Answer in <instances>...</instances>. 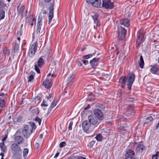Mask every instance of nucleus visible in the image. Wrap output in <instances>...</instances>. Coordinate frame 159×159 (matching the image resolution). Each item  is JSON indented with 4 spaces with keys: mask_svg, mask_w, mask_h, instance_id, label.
Returning <instances> with one entry per match:
<instances>
[{
    "mask_svg": "<svg viewBox=\"0 0 159 159\" xmlns=\"http://www.w3.org/2000/svg\"><path fill=\"white\" fill-rule=\"evenodd\" d=\"M5 17V13L2 10L0 11V20L3 19Z\"/></svg>",
    "mask_w": 159,
    "mask_h": 159,
    "instance_id": "obj_33",
    "label": "nucleus"
},
{
    "mask_svg": "<svg viewBox=\"0 0 159 159\" xmlns=\"http://www.w3.org/2000/svg\"><path fill=\"white\" fill-rule=\"evenodd\" d=\"M146 119L148 120L149 121H151L153 120V118L152 116H150L148 117Z\"/></svg>",
    "mask_w": 159,
    "mask_h": 159,
    "instance_id": "obj_53",
    "label": "nucleus"
},
{
    "mask_svg": "<svg viewBox=\"0 0 159 159\" xmlns=\"http://www.w3.org/2000/svg\"><path fill=\"white\" fill-rule=\"evenodd\" d=\"M113 3L110 0H102V6L106 9H111L114 7Z\"/></svg>",
    "mask_w": 159,
    "mask_h": 159,
    "instance_id": "obj_7",
    "label": "nucleus"
},
{
    "mask_svg": "<svg viewBox=\"0 0 159 159\" xmlns=\"http://www.w3.org/2000/svg\"><path fill=\"white\" fill-rule=\"evenodd\" d=\"M37 42L36 41L34 43L30 50L29 53V56L31 57L34 56L37 49Z\"/></svg>",
    "mask_w": 159,
    "mask_h": 159,
    "instance_id": "obj_8",
    "label": "nucleus"
},
{
    "mask_svg": "<svg viewBox=\"0 0 159 159\" xmlns=\"http://www.w3.org/2000/svg\"><path fill=\"white\" fill-rule=\"evenodd\" d=\"M35 120L36 123H38L39 125H40L41 120L38 117H37L35 118Z\"/></svg>",
    "mask_w": 159,
    "mask_h": 159,
    "instance_id": "obj_38",
    "label": "nucleus"
},
{
    "mask_svg": "<svg viewBox=\"0 0 159 159\" xmlns=\"http://www.w3.org/2000/svg\"><path fill=\"white\" fill-rule=\"evenodd\" d=\"M50 75V74H49L47 75V78L43 82V85L47 89L50 88L52 85L51 83V78H50V77L49 76Z\"/></svg>",
    "mask_w": 159,
    "mask_h": 159,
    "instance_id": "obj_9",
    "label": "nucleus"
},
{
    "mask_svg": "<svg viewBox=\"0 0 159 159\" xmlns=\"http://www.w3.org/2000/svg\"><path fill=\"white\" fill-rule=\"evenodd\" d=\"M0 148L2 152L6 153L7 152V148L4 143H0Z\"/></svg>",
    "mask_w": 159,
    "mask_h": 159,
    "instance_id": "obj_21",
    "label": "nucleus"
},
{
    "mask_svg": "<svg viewBox=\"0 0 159 159\" xmlns=\"http://www.w3.org/2000/svg\"><path fill=\"white\" fill-rule=\"evenodd\" d=\"M90 126V123L87 120L84 121L82 124V128L84 130L86 131L89 129Z\"/></svg>",
    "mask_w": 159,
    "mask_h": 159,
    "instance_id": "obj_16",
    "label": "nucleus"
},
{
    "mask_svg": "<svg viewBox=\"0 0 159 159\" xmlns=\"http://www.w3.org/2000/svg\"><path fill=\"white\" fill-rule=\"evenodd\" d=\"M4 153H5L2 152H1L0 153V155L2 156V157H4Z\"/></svg>",
    "mask_w": 159,
    "mask_h": 159,
    "instance_id": "obj_57",
    "label": "nucleus"
},
{
    "mask_svg": "<svg viewBox=\"0 0 159 159\" xmlns=\"http://www.w3.org/2000/svg\"><path fill=\"white\" fill-rule=\"evenodd\" d=\"M34 77L33 75H30L28 78V82H31L33 80Z\"/></svg>",
    "mask_w": 159,
    "mask_h": 159,
    "instance_id": "obj_36",
    "label": "nucleus"
},
{
    "mask_svg": "<svg viewBox=\"0 0 159 159\" xmlns=\"http://www.w3.org/2000/svg\"><path fill=\"white\" fill-rule=\"evenodd\" d=\"M42 14L40 13L38 19L37 26H42Z\"/></svg>",
    "mask_w": 159,
    "mask_h": 159,
    "instance_id": "obj_23",
    "label": "nucleus"
},
{
    "mask_svg": "<svg viewBox=\"0 0 159 159\" xmlns=\"http://www.w3.org/2000/svg\"><path fill=\"white\" fill-rule=\"evenodd\" d=\"M135 75L133 73H129L126 77H121L119 80V83L121 84V86L123 88L125 85L126 83L128 89L130 90L134 80Z\"/></svg>",
    "mask_w": 159,
    "mask_h": 159,
    "instance_id": "obj_1",
    "label": "nucleus"
},
{
    "mask_svg": "<svg viewBox=\"0 0 159 159\" xmlns=\"http://www.w3.org/2000/svg\"><path fill=\"white\" fill-rule=\"evenodd\" d=\"M19 45L18 43H15V47L14 48V51L15 52H17V51L19 50Z\"/></svg>",
    "mask_w": 159,
    "mask_h": 159,
    "instance_id": "obj_35",
    "label": "nucleus"
},
{
    "mask_svg": "<svg viewBox=\"0 0 159 159\" xmlns=\"http://www.w3.org/2000/svg\"><path fill=\"white\" fill-rule=\"evenodd\" d=\"M32 129L30 126H25L23 130L22 134L26 138L29 137L32 133Z\"/></svg>",
    "mask_w": 159,
    "mask_h": 159,
    "instance_id": "obj_4",
    "label": "nucleus"
},
{
    "mask_svg": "<svg viewBox=\"0 0 159 159\" xmlns=\"http://www.w3.org/2000/svg\"><path fill=\"white\" fill-rule=\"evenodd\" d=\"M93 19V20L94 21L98 20V16L97 14H95L93 16H92Z\"/></svg>",
    "mask_w": 159,
    "mask_h": 159,
    "instance_id": "obj_42",
    "label": "nucleus"
},
{
    "mask_svg": "<svg viewBox=\"0 0 159 159\" xmlns=\"http://www.w3.org/2000/svg\"><path fill=\"white\" fill-rule=\"evenodd\" d=\"M24 9V7H21L20 5L18 6L17 8V10L20 15H22L23 14Z\"/></svg>",
    "mask_w": 159,
    "mask_h": 159,
    "instance_id": "obj_26",
    "label": "nucleus"
},
{
    "mask_svg": "<svg viewBox=\"0 0 159 159\" xmlns=\"http://www.w3.org/2000/svg\"><path fill=\"white\" fill-rule=\"evenodd\" d=\"M73 124V122L72 121H70L69 123L68 127V129L70 130H71L72 129V126Z\"/></svg>",
    "mask_w": 159,
    "mask_h": 159,
    "instance_id": "obj_43",
    "label": "nucleus"
},
{
    "mask_svg": "<svg viewBox=\"0 0 159 159\" xmlns=\"http://www.w3.org/2000/svg\"><path fill=\"white\" fill-rule=\"evenodd\" d=\"M51 0H44L45 2L47 3H49Z\"/></svg>",
    "mask_w": 159,
    "mask_h": 159,
    "instance_id": "obj_61",
    "label": "nucleus"
},
{
    "mask_svg": "<svg viewBox=\"0 0 159 159\" xmlns=\"http://www.w3.org/2000/svg\"><path fill=\"white\" fill-rule=\"evenodd\" d=\"M41 27V26H39L38 25L37 26L36 32L37 33L40 32Z\"/></svg>",
    "mask_w": 159,
    "mask_h": 159,
    "instance_id": "obj_46",
    "label": "nucleus"
},
{
    "mask_svg": "<svg viewBox=\"0 0 159 159\" xmlns=\"http://www.w3.org/2000/svg\"><path fill=\"white\" fill-rule=\"evenodd\" d=\"M151 68L150 71L153 74H156L158 70L159 66L157 65H154L153 66H151Z\"/></svg>",
    "mask_w": 159,
    "mask_h": 159,
    "instance_id": "obj_17",
    "label": "nucleus"
},
{
    "mask_svg": "<svg viewBox=\"0 0 159 159\" xmlns=\"http://www.w3.org/2000/svg\"><path fill=\"white\" fill-rule=\"evenodd\" d=\"M11 152L13 154L22 153L23 150L20 145L16 143H13L11 146Z\"/></svg>",
    "mask_w": 159,
    "mask_h": 159,
    "instance_id": "obj_2",
    "label": "nucleus"
},
{
    "mask_svg": "<svg viewBox=\"0 0 159 159\" xmlns=\"http://www.w3.org/2000/svg\"><path fill=\"white\" fill-rule=\"evenodd\" d=\"M95 115L99 120H102L103 117L102 112L98 109H96L93 111Z\"/></svg>",
    "mask_w": 159,
    "mask_h": 159,
    "instance_id": "obj_11",
    "label": "nucleus"
},
{
    "mask_svg": "<svg viewBox=\"0 0 159 159\" xmlns=\"http://www.w3.org/2000/svg\"><path fill=\"white\" fill-rule=\"evenodd\" d=\"M30 125H27L28 126H31V128L32 129V128L34 129H35L36 128L35 126V124L33 122H30Z\"/></svg>",
    "mask_w": 159,
    "mask_h": 159,
    "instance_id": "obj_40",
    "label": "nucleus"
},
{
    "mask_svg": "<svg viewBox=\"0 0 159 159\" xmlns=\"http://www.w3.org/2000/svg\"><path fill=\"white\" fill-rule=\"evenodd\" d=\"M26 21L29 23L31 26H32L34 24L35 25L36 24V18L33 16H29L27 17Z\"/></svg>",
    "mask_w": 159,
    "mask_h": 159,
    "instance_id": "obj_14",
    "label": "nucleus"
},
{
    "mask_svg": "<svg viewBox=\"0 0 159 159\" xmlns=\"http://www.w3.org/2000/svg\"><path fill=\"white\" fill-rule=\"evenodd\" d=\"M52 95L51 93H48L46 95V98L48 100L50 99L52 97Z\"/></svg>",
    "mask_w": 159,
    "mask_h": 159,
    "instance_id": "obj_44",
    "label": "nucleus"
},
{
    "mask_svg": "<svg viewBox=\"0 0 159 159\" xmlns=\"http://www.w3.org/2000/svg\"><path fill=\"white\" fill-rule=\"evenodd\" d=\"M127 116L126 114H124V115H123V116L125 118H126V116Z\"/></svg>",
    "mask_w": 159,
    "mask_h": 159,
    "instance_id": "obj_63",
    "label": "nucleus"
},
{
    "mask_svg": "<svg viewBox=\"0 0 159 159\" xmlns=\"http://www.w3.org/2000/svg\"><path fill=\"white\" fill-rule=\"evenodd\" d=\"M127 112L128 114L129 115V116L130 115H133L135 112L134 109L132 105H129L128 107Z\"/></svg>",
    "mask_w": 159,
    "mask_h": 159,
    "instance_id": "obj_20",
    "label": "nucleus"
},
{
    "mask_svg": "<svg viewBox=\"0 0 159 159\" xmlns=\"http://www.w3.org/2000/svg\"><path fill=\"white\" fill-rule=\"evenodd\" d=\"M94 54V53L87 54L84 56L83 58L84 59H87L91 58Z\"/></svg>",
    "mask_w": 159,
    "mask_h": 159,
    "instance_id": "obj_32",
    "label": "nucleus"
},
{
    "mask_svg": "<svg viewBox=\"0 0 159 159\" xmlns=\"http://www.w3.org/2000/svg\"><path fill=\"white\" fill-rule=\"evenodd\" d=\"M144 148V146L141 144H138L136 148V150L137 152H142Z\"/></svg>",
    "mask_w": 159,
    "mask_h": 159,
    "instance_id": "obj_24",
    "label": "nucleus"
},
{
    "mask_svg": "<svg viewBox=\"0 0 159 159\" xmlns=\"http://www.w3.org/2000/svg\"><path fill=\"white\" fill-rule=\"evenodd\" d=\"M54 5V1L49 4V14H48V24H49L51 22L53 16V6Z\"/></svg>",
    "mask_w": 159,
    "mask_h": 159,
    "instance_id": "obj_6",
    "label": "nucleus"
},
{
    "mask_svg": "<svg viewBox=\"0 0 159 159\" xmlns=\"http://www.w3.org/2000/svg\"><path fill=\"white\" fill-rule=\"evenodd\" d=\"M94 23L96 24L97 26H99L100 24L99 22V21L98 20L94 21Z\"/></svg>",
    "mask_w": 159,
    "mask_h": 159,
    "instance_id": "obj_49",
    "label": "nucleus"
},
{
    "mask_svg": "<svg viewBox=\"0 0 159 159\" xmlns=\"http://www.w3.org/2000/svg\"><path fill=\"white\" fill-rule=\"evenodd\" d=\"M159 154V152H157L156 153L155 155H153L152 157V159H157L158 157V156Z\"/></svg>",
    "mask_w": 159,
    "mask_h": 159,
    "instance_id": "obj_37",
    "label": "nucleus"
},
{
    "mask_svg": "<svg viewBox=\"0 0 159 159\" xmlns=\"http://www.w3.org/2000/svg\"><path fill=\"white\" fill-rule=\"evenodd\" d=\"M120 25H123L126 27H128L129 25V20L126 18L121 20L120 21Z\"/></svg>",
    "mask_w": 159,
    "mask_h": 159,
    "instance_id": "obj_19",
    "label": "nucleus"
},
{
    "mask_svg": "<svg viewBox=\"0 0 159 159\" xmlns=\"http://www.w3.org/2000/svg\"><path fill=\"white\" fill-rule=\"evenodd\" d=\"M137 37L139 40H140L143 43L144 40V35L142 33V31L141 30H139L137 33Z\"/></svg>",
    "mask_w": 159,
    "mask_h": 159,
    "instance_id": "obj_18",
    "label": "nucleus"
},
{
    "mask_svg": "<svg viewBox=\"0 0 159 159\" xmlns=\"http://www.w3.org/2000/svg\"><path fill=\"white\" fill-rule=\"evenodd\" d=\"M23 152V156L25 157L27 156L28 153V149L27 148H25L24 149Z\"/></svg>",
    "mask_w": 159,
    "mask_h": 159,
    "instance_id": "obj_34",
    "label": "nucleus"
},
{
    "mask_svg": "<svg viewBox=\"0 0 159 159\" xmlns=\"http://www.w3.org/2000/svg\"><path fill=\"white\" fill-rule=\"evenodd\" d=\"M46 12H47V11H45V10L43 11V13H41L42 14V16H43V14H46ZM40 13H41V12H40Z\"/></svg>",
    "mask_w": 159,
    "mask_h": 159,
    "instance_id": "obj_59",
    "label": "nucleus"
},
{
    "mask_svg": "<svg viewBox=\"0 0 159 159\" xmlns=\"http://www.w3.org/2000/svg\"><path fill=\"white\" fill-rule=\"evenodd\" d=\"M39 144L38 143H35V144L34 145V147H35V148L38 149L39 148Z\"/></svg>",
    "mask_w": 159,
    "mask_h": 159,
    "instance_id": "obj_52",
    "label": "nucleus"
},
{
    "mask_svg": "<svg viewBox=\"0 0 159 159\" xmlns=\"http://www.w3.org/2000/svg\"><path fill=\"white\" fill-rule=\"evenodd\" d=\"M74 78V76L72 74H70L68 78L67 81L71 84L75 81Z\"/></svg>",
    "mask_w": 159,
    "mask_h": 159,
    "instance_id": "obj_25",
    "label": "nucleus"
},
{
    "mask_svg": "<svg viewBox=\"0 0 159 159\" xmlns=\"http://www.w3.org/2000/svg\"><path fill=\"white\" fill-rule=\"evenodd\" d=\"M6 102L4 99L2 98H0V107L2 108L5 107Z\"/></svg>",
    "mask_w": 159,
    "mask_h": 159,
    "instance_id": "obj_28",
    "label": "nucleus"
},
{
    "mask_svg": "<svg viewBox=\"0 0 159 159\" xmlns=\"http://www.w3.org/2000/svg\"><path fill=\"white\" fill-rule=\"evenodd\" d=\"M126 30L124 28L120 27L119 28L117 35L118 39L122 40L125 38L126 34Z\"/></svg>",
    "mask_w": 159,
    "mask_h": 159,
    "instance_id": "obj_3",
    "label": "nucleus"
},
{
    "mask_svg": "<svg viewBox=\"0 0 159 159\" xmlns=\"http://www.w3.org/2000/svg\"><path fill=\"white\" fill-rule=\"evenodd\" d=\"M17 40L19 41V43L20 42V37H18L17 38Z\"/></svg>",
    "mask_w": 159,
    "mask_h": 159,
    "instance_id": "obj_64",
    "label": "nucleus"
},
{
    "mask_svg": "<svg viewBox=\"0 0 159 159\" xmlns=\"http://www.w3.org/2000/svg\"><path fill=\"white\" fill-rule=\"evenodd\" d=\"M4 95V94L3 93H2L0 94V96L2 97Z\"/></svg>",
    "mask_w": 159,
    "mask_h": 159,
    "instance_id": "obj_62",
    "label": "nucleus"
},
{
    "mask_svg": "<svg viewBox=\"0 0 159 159\" xmlns=\"http://www.w3.org/2000/svg\"><path fill=\"white\" fill-rule=\"evenodd\" d=\"M99 58H94L90 61V63L93 68H95L97 65L98 62L99 61Z\"/></svg>",
    "mask_w": 159,
    "mask_h": 159,
    "instance_id": "obj_15",
    "label": "nucleus"
},
{
    "mask_svg": "<svg viewBox=\"0 0 159 159\" xmlns=\"http://www.w3.org/2000/svg\"><path fill=\"white\" fill-rule=\"evenodd\" d=\"M41 106L43 107H47L48 106V105L45 104V102H44V101H43L42 103Z\"/></svg>",
    "mask_w": 159,
    "mask_h": 159,
    "instance_id": "obj_51",
    "label": "nucleus"
},
{
    "mask_svg": "<svg viewBox=\"0 0 159 159\" xmlns=\"http://www.w3.org/2000/svg\"><path fill=\"white\" fill-rule=\"evenodd\" d=\"M49 74H50L51 75H50L49 76L50 77V78H51L52 77H55L56 76V75L54 74H52L51 73H49L48 75H49Z\"/></svg>",
    "mask_w": 159,
    "mask_h": 159,
    "instance_id": "obj_48",
    "label": "nucleus"
},
{
    "mask_svg": "<svg viewBox=\"0 0 159 159\" xmlns=\"http://www.w3.org/2000/svg\"><path fill=\"white\" fill-rule=\"evenodd\" d=\"M44 63V61L43 57H40L37 61V64L34 66L35 70L38 73H40V71L39 67L41 68L43 65Z\"/></svg>",
    "mask_w": 159,
    "mask_h": 159,
    "instance_id": "obj_5",
    "label": "nucleus"
},
{
    "mask_svg": "<svg viewBox=\"0 0 159 159\" xmlns=\"http://www.w3.org/2000/svg\"><path fill=\"white\" fill-rule=\"evenodd\" d=\"M98 106L100 108H103V107H104V106H103V105H102L101 104H99Z\"/></svg>",
    "mask_w": 159,
    "mask_h": 159,
    "instance_id": "obj_58",
    "label": "nucleus"
},
{
    "mask_svg": "<svg viewBox=\"0 0 159 159\" xmlns=\"http://www.w3.org/2000/svg\"><path fill=\"white\" fill-rule=\"evenodd\" d=\"M22 153L13 154L14 159H22Z\"/></svg>",
    "mask_w": 159,
    "mask_h": 159,
    "instance_id": "obj_29",
    "label": "nucleus"
},
{
    "mask_svg": "<svg viewBox=\"0 0 159 159\" xmlns=\"http://www.w3.org/2000/svg\"><path fill=\"white\" fill-rule=\"evenodd\" d=\"M95 139L98 141H102L103 139V137L102 135L100 134H98L96 137L94 138Z\"/></svg>",
    "mask_w": 159,
    "mask_h": 159,
    "instance_id": "obj_30",
    "label": "nucleus"
},
{
    "mask_svg": "<svg viewBox=\"0 0 159 159\" xmlns=\"http://www.w3.org/2000/svg\"><path fill=\"white\" fill-rule=\"evenodd\" d=\"M77 65L79 66H82V64L81 62L78 61L77 62Z\"/></svg>",
    "mask_w": 159,
    "mask_h": 159,
    "instance_id": "obj_54",
    "label": "nucleus"
},
{
    "mask_svg": "<svg viewBox=\"0 0 159 159\" xmlns=\"http://www.w3.org/2000/svg\"><path fill=\"white\" fill-rule=\"evenodd\" d=\"M22 28H20V30L18 31L17 33V35L18 36H20L22 34Z\"/></svg>",
    "mask_w": 159,
    "mask_h": 159,
    "instance_id": "obj_41",
    "label": "nucleus"
},
{
    "mask_svg": "<svg viewBox=\"0 0 159 159\" xmlns=\"http://www.w3.org/2000/svg\"><path fill=\"white\" fill-rule=\"evenodd\" d=\"M66 145V143L65 142H62L60 144L59 146L61 148H62Z\"/></svg>",
    "mask_w": 159,
    "mask_h": 159,
    "instance_id": "obj_45",
    "label": "nucleus"
},
{
    "mask_svg": "<svg viewBox=\"0 0 159 159\" xmlns=\"http://www.w3.org/2000/svg\"><path fill=\"white\" fill-rule=\"evenodd\" d=\"M134 153L133 151L129 150L126 151L125 155L126 159H133Z\"/></svg>",
    "mask_w": 159,
    "mask_h": 159,
    "instance_id": "obj_13",
    "label": "nucleus"
},
{
    "mask_svg": "<svg viewBox=\"0 0 159 159\" xmlns=\"http://www.w3.org/2000/svg\"><path fill=\"white\" fill-rule=\"evenodd\" d=\"M57 105V102L55 101H54L51 104L50 107L49 108L48 110V112H50L51 111L52 109L55 107Z\"/></svg>",
    "mask_w": 159,
    "mask_h": 159,
    "instance_id": "obj_31",
    "label": "nucleus"
},
{
    "mask_svg": "<svg viewBox=\"0 0 159 159\" xmlns=\"http://www.w3.org/2000/svg\"><path fill=\"white\" fill-rule=\"evenodd\" d=\"M139 64L140 68H143V67L144 63L143 57L142 55L140 57V59L139 62Z\"/></svg>",
    "mask_w": 159,
    "mask_h": 159,
    "instance_id": "obj_27",
    "label": "nucleus"
},
{
    "mask_svg": "<svg viewBox=\"0 0 159 159\" xmlns=\"http://www.w3.org/2000/svg\"><path fill=\"white\" fill-rule=\"evenodd\" d=\"M7 135H6L2 139V143H4V142L6 140L7 138Z\"/></svg>",
    "mask_w": 159,
    "mask_h": 159,
    "instance_id": "obj_50",
    "label": "nucleus"
},
{
    "mask_svg": "<svg viewBox=\"0 0 159 159\" xmlns=\"http://www.w3.org/2000/svg\"><path fill=\"white\" fill-rule=\"evenodd\" d=\"M89 108V105L88 104V106H87V107H86L84 108V110H85L87 109H88Z\"/></svg>",
    "mask_w": 159,
    "mask_h": 159,
    "instance_id": "obj_56",
    "label": "nucleus"
},
{
    "mask_svg": "<svg viewBox=\"0 0 159 159\" xmlns=\"http://www.w3.org/2000/svg\"><path fill=\"white\" fill-rule=\"evenodd\" d=\"M59 155V153L57 152V153L54 156V158H56L57 157H58V156Z\"/></svg>",
    "mask_w": 159,
    "mask_h": 159,
    "instance_id": "obj_55",
    "label": "nucleus"
},
{
    "mask_svg": "<svg viewBox=\"0 0 159 159\" xmlns=\"http://www.w3.org/2000/svg\"><path fill=\"white\" fill-rule=\"evenodd\" d=\"M16 141L17 142V143L20 144L21 143L24 141L23 137L20 136H18L16 138Z\"/></svg>",
    "mask_w": 159,
    "mask_h": 159,
    "instance_id": "obj_22",
    "label": "nucleus"
},
{
    "mask_svg": "<svg viewBox=\"0 0 159 159\" xmlns=\"http://www.w3.org/2000/svg\"><path fill=\"white\" fill-rule=\"evenodd\" d=\"M89 121L90 124L95 125L98 124V119L94 115H90L88 116Z\"/></svg>",
    "mask_w": 159,
    "mask_h": 159,
    "instance_id": "obj_12",
    "label": "nucleus"
},
{
    "mask_svg": "<svg viewBox=\"0 0 159 159\" xmlns=\"http://www.w3.org/2000/svg\"><path fill=\"white\" fill-rule=\"evenodd\" d=\"M82 63L85 65H86L88 64L89 62L87 60H82Z\"/></svg>",
    "mask_w": 159,
    "mask_h": 159,
    "instance_id": "obj_47",
    "label": "nucleus"
},
{
    "mask_svg": "<svg viewBox=\"0 0 159 159\" xmlns=\"http://www.w3.org/2000/svg\"><path fill=\"white\" fill-rule=\"evenodd\" d=\"M77 159H86V158L84 157H81L78 158Z\"/></svg>",
    "mask_w": 159,
    "mask_h": 159,
    "instance_id": "obj_60",
    "label": "nucleus"
},
{
    "mask_svg": "<svg viewBox=\"0 0 159 159\" xmlns=\"http://www.w3.org/2000/svg\"><path fill=\"white\" fill-rule=\"evenodd\" d=\"M95 141L94 140H93L89 142V144H88V146H89L90 147H92L95 144Z\"/></svg>",
    "mask_w": 159,
    "mask_h": 159,
    "instance_id": "obj_39",
    "label": "nucleus"
},
{
    "mask_svg": "<svg viewBox=\"0 0 159 159\" xmlns=\"http://www.w3.org/2000/svg\"><path fill=\"white\" fill-rule=\"evenodd\" d=\"M86 2L89 3H91L92 5L96 7H100L101 3V0H86Z\"/></svg>",
    "mask_w": 159,
    "mask_h": 159,
    "instance_id": "obj_10",
    "label": "nucleus"
}]
</instances>
